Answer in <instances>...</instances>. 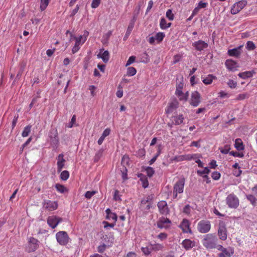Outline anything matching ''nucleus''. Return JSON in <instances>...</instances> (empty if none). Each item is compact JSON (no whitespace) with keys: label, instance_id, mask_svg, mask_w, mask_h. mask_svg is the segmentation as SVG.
<instances>
[{"label":"nucleus","instance_id":"obj_37","mask_svg":"<svg viewBox=\"0 0 257 257\" xmlns=\"http://www.w3.org/2000/svg\"><path fill=\"white\" fill-rule=\"evenodd\" d=\"M192 209L193 208L189 204H187L184 207L182 212L185 214L189 216L190 215Z\"/></svg>","mask_w":257,"mask_h":257},{"label":"nucleus","instance_id":"obj_57","mask_svg":"<svg viewBox=\"0 0 257 257\" xmlns=\"http://www.w3.org/2000/svg\"><path fill=\"white\" fill-rule=\"evenodd\" d=\"M160 154V149H158V152L157 153L156 155L149 161V164L152 165L153 164L156 160Z\"/></svg>","mask_w":257,"mask_h":257},{"label":"nucleus","instance_id":"obj_26","mask_svg":"<svg viewBox=\"0 0 257 257\" xmlns=\"http://www.w3.org/2000/svg\"><path fill=\"white\" fill-rule=\"evenodd\" d=\"M182 245L183 247L186 250H189L193 248L195 245V242L194 241H192L189 239H184L182 242Z\"/></svg>","mask_w":257,"mask_h":257},{"label":"nucleus","instance_id":"obj_55","mask_svg":"<svg viewBox=\"0 0 257 257\" xmlns=\"http://www.w3.org/2000/svg\"><path fill=\"white\" fill-rule=\"evenodd\" d=\"M116 95L118 98H121L123 96V90L120 85H119L118 87V90L116 93Z\"/></svg>","mask_w":257,"mask_h":257},{"label":"nucleus","instance_id":"obj_10","mask_svg":"<svg viewBox=\"0 0 257 257\" xmlns=\"http://www.w3.org/2000/svg\"><path fill=\"white\" fill-rule=\"evenodd\" d=\"M247 2L245 1H240L235 3L231 8V14L232 15L237 14L244 8Z\"/></svg>","mask_w":257,"mask_h":257},{"label":"nucleus","instance_id":"obj_54","mask_svg":"<svg viewBox=\"0 0 257 257\" xmlns=\"http://www.w3.org/2000/svg\"><path fill=\"white\" fill-rule=\"evenodd\" d=\"M76 121V116L75 115H74L71 120V121L68 124L67 127L69 128H71L73 127V125L75 123Z\"/></svg>","mask_w":257,"mask_h":257},{"label":"nucleus","instance_id":"obj_61","mask_svg":"<svg viewBox=\"0 0 257 257\" xmlns=\"http://www.w3.org/2000/svg\"><path fill=\"white\" fill-rule=\"evenodd\" d=\"M106 247V245L104 243H103L98 246L97 251L100 253H102L105 250Z\"/></svg>","mask_w":257,"mask_h":257},{"label":"nucleus","instance_id":"obj_46","mask_svg":"<svg viewBox=\"0 0 257 257\" xmlns=\"http://www.w3.org/2000/svg\"><path fill=\"white\" fill-rule=\"evenodd\" d=\"M246 48L248 50H253L255 48V46L252 41H248L246 43Z\"/></svg>","mask_w":257,"mask_h":257},{"label":"nucleus","instance_id":"obj_27","mask_svg":"<svg viewBox=\"0 0 257 257\" xmlns=\"http://www.w3.org/2000/svg\"><path fill=\"white\" fill-rule=\"evenodd\" d=\"M184 120V116L182 114L175 115L172 117V121L175 125L181 124Z\"/></svg>","mask_w":257,"mask_h":257},{"label":"nucleus","instance_id":"obj_24","mask_svg":"<svg viewBox=\"0 0 257 257\" xmlns=\"http://www.w3.org/2000/svg\"><path fill=\"white\" fill-rule=\"evenodd\" d=\"M98 58H101L104 63H107L109 59V53L108 51H103V49H100L99 54L97 55Z\"/></svg>","mask_w":257,"mask_h":257},{"label":"nucleus","instance_id":"obj_6","mask_svg":"<svg viewBox=\"0 0 257 257\" xmlns=\"http://www.w3.org/2000/svg\"><path fill=\"white\" fill-rule=\"evenodd\" d=\"M225 200L226 204L230 208H236L239 204L238 198L233 193L229 194Z\"/></svg>","mask_w":257,"mask_h":257},{"label":"nucleus","instance_id":"obj_64","mask_svg":"<svg viewBox=\"0 0 257 257\" xmlns=\"http://www.w3.org/2000/svg\"><path fill=\"white\" fill-rule=\"evenodd\" d=\"M241 173L242 171L240 170V168L234 169L233 171V174L236 177L239 176Z\"/></svg>","mask_w":257,"mask_h":257},{"label":"nucleus","instance_id":"obj_47","mask_svg":"<svg viewBox=\"0 0 257 257\" xmlns=\"http://www.w3.org/2000/svg\"><path fill=\"white\" fill-rule=\"evenodd\" d=\"M230 146L229 145H225L223 148H219L220 152L222 154H227L228 153L230 150Z\"/></svg>","mask_w":257,"mask_h":257},{"label":"nucleus","instance_id":"obj_19","mask_svg":"<svg viewBox=\"0 0 257 257\" xmlns=\"http://www.w3.org/2000/svg\"><path fill=\"white\" fill-rule=\"evenodd\" d=\"M61 221V219L56 216H49L47 219V223L52 228H55L58 223Z\"/></svg>","mask_w":257,"mask_h":257},{"label":"nucleus","instance_id":"obj_4","mask_svg":"<svg viewBox=\"0 0 257 257\" xmlns=\"http://www.w3.org/2000/svg\"><path fill=\"white\" fill-rule=\"evenodd\" d=\"M185 185V179L182 178L176 182L173 187V197L177 198L178 194L182 193L184 191Z\"/></svg>","mask_w":257,"mask_h":257},{"label":"nucleus","instance_id":"obj_7","mask_svg":"<svg viewBox=\"0 0 257 257\" xmlns=\"http://www.w3.org/2000/svg\"><path fill=\"white\" fill-rule=\"evenodd\" d=\"M197 230L201 233H206L211 229V223L209 220H202L197 224Z\"/></svg>","mask_w":257,"mask_h":257},{"label":"nucleus","instance_id":"obj_22","mask_svg":"<svg viewBox=\"0 0 257 257\" xmlns=\"http://www.w3.org/2000/svg\"><path fill=\"white\" fill-rule=\"evenodd\" d=\"M57 171L61 172L64 168L66 160L64 159L63 154H60L58 155L57 158Z\"/></svg>","mask_w":257,"mask_h":257},{"label":"nucleus","instance_id":"obj_1","mask_svg":"<svg viewBox=\"0 0 257 257\" xmlns=\"http://www.w3.org/2000/svg\"><path fill=\"white\" fill-rule=\"evenodd\" d=\"M218 239L215 235L209 233L205 235L202 240V243L203 246L208 249H211L217 248L219 244H217Z\"/></svg>","mask_w":257,"mask_h":257},{"label":"nucleus","instance_id":"obj_60","mask_svg":"<svg viewBox=\"0 0 257 257\" xmlns=\"http://www.w3.org/2000/svg\"><path fill=\"white\" fill-rule=\"evenodd\" d=\"M135 60H136V57L135 56H131L128 58V60H127V62L126 63L125 66H127L130 65L131 64H132L133 63H134L135 62Z\"/></svg>","mask_w":257,"mask_h":257},{"label":"nucleus","instance_id":"obj_51","mask_svg":"<svg viewBox=\"0 0 257 257\" xmlns=\"http://www.w3.org/2000/svg\"><path fill=\"white\" fill-rule=\"evenodd\" d=\"M197 155L196 154H188L184 155L185 160H191L197 158Z\"/></svg>","mask_w":257,"mask_h":257},{"label":"nucleus","instance_id":"obj_25","mask_svg":"<svg viewBox=\"0 0 257 257\" xmlns=\"http://www.w3.org/2000/svg\"><path fill=\"white\" fill-rule=\"evenodd\" d=\"M225 65L227 68L231 71H234L236 70V68L237 67V65L236 62L234 61L228 59L225 61Z\"/></svg>","mask_w":257,"mask_h":257},{"label":"nucleus","instance_id":"obj_21","mask_svg":"<svg viewBox=\"0 0 257 257\" xmlns=\"http://www.w3.org/2000/svg\"><path fill=\"white\" fill-rule=\"evenodd\" d=\"M179 106V102L177 99H174L169 104L167 108L166 109L167 113L172 112L174 110L177 109Z\"/></svg>","mask_w":257,"mask_h":257},{"label":"nucleus","instance_id":"obj_13","mask_svg":"<svg viewBox=\"0 0 257 257\" xmlns=\"http://www.w3.org/2000/svg\"><path fill=\"white\" fill-rule=\"evenodd\" d=\"M38 242L39 241L37 239L30 237L26 247V250L29 252L35 251L39 247Z\"/></svg>","mask_w":257,"mask_h":257},{"label":"nucleus","instance_id":"obj_41","mask_svg":"<svg viewBox=\"0 0 257 257\" xmlns=\"http://www.w3.org/2000/svg\"><path fill=\"white\" fill-rule=\"evenodd\" d=\"M163 247V245L160 243H155L151 244V248L155 251H158L161 250Z\"/></svg>","mask_w":257,"mask_h":257},{"label":"nucleus","instance_id":"obj_5","mask_svg":"<svg viewBox=\"0 0 257 257\" xmlns=\"http://www.w3.org/2000/svg\"><path fill=\"white\" fill-rule=\"evenodd\" d=\"M153 198L152 195H148L143 198L140 204V208L144 212L148 211L152 207Z\"/></svg>","mask_w":257,"mask_h":257},{"label":"nucleus","instance_id":"obj_38","mask_svg":"<svg viewBox=\"0 0 257 257\" xmlns=\"http://www.w3.org/2000/svg\"><path fill=\"white\" fill-rule=\"evenodd\" d=\"M137 73L136 68L133 67H129L127 69V75L129 76H133Z\"/></svg>","mask_w":257,"mask_h":257},{"label":"nucleus","instance_id":"obj_34","mask_svg":"<svg viewBox=\"0 0 257 257\" xmlns=\"http://www.w3.org/2000/svg\"><path fill=\"white\" fill-rule=\"evenodd\" d=\"M171 25V23H167L165 18H162L160 20V26L161 29L165 30L169 28Z\"/></svg>","mask_w":257,"mask_h":257},{"label":"nucleus","instance_id":"obj_49","mask_svg":"<svg viewBox=\"0 0 257 257\" xmlns=\"http://www.w3.org/2000/svg\"><path fill=\"white\" fill-rule=\"evenodd\" d=\"M146 171L148 176L149 177L153 176L155 172L153 168L151 167H148L146 168Z\"/></svg>","mask_w":257,"mask_h":257},{"label":"nucleus","instance_id":"obj_20","mask_svg":"<svg viewBox=\"0 0 257 257\" xmlns=\"http://www.w3.org/2000/svg\"><path fill=\"white\" fill-rule=\"evenodd\" d=\"M193 46L195 47V49L197 51H201L204 49L207 48L208 45L207 43L202 40H199L195 42L192 44Z\"/></svg>","mask_w":257,"mask_h":257},{"label":"nucleus","instance_id":"obj_3","mask_svg":"<svg viewBox=\"0 0 257 257\" xmlns=\"http://www.w3.org/2000/svg\"><path fill=\"white\" fill-rule=\"evenodd\" d=\"M184 87L183 80L176 82L175 95L178 97L180 101H186L189 97L188 91L183 93L182 91Z\"/></svg>","mask_w":257,"mask_h":257},{"label":"nucleus","instance_id":"obj_9","mask_svg":"<svg viewBox=\"0 0 257 257\" xmlns=\"http://www.w3.org/2000/svg\"><path fill=\"white\" fill-rule=\"evenodd\" d=\"M71 39L73 38L75 40V44L73 46L72 51L73 54L76 53L80 49V46H81L84 42L86 41V38H83V37L81 35L78 37H76L74 36L72 34L71 35Z\"/></svg>","mask_w":257,"mask_h":257},{"label":"nucleus","instance_id":"obj_35","mask_svg":"<svg viewBox=\"0 0 257 257\" xmlns=\"http://www.w3.org/2000/svg\"><path fill=\"white\" fill-rule=\"evenodd\" d=\"M55 188L57 191L61 193H64L68 191L67 189L64 185L60 184H56L55 185Z\"/></svg>","mask_w":257,"mask_h":257},{"label":"nucleus","instance_id":"obj_59","mask_svg":"<svg viewBox=\"0 0 257 257\" xmlns=\"http://www.w3.org/2000/svg\"><path fill=\"white\" fill-rule=\"evenodd\" d=\"M212 178L214 180H218L220 177V174L218 172H213L212 173Z\"/></svg>","mask_w":257,"mask_h":257},{"label":"nucleus","instance_id":"obj_18","mask_svg":"<svg viewBox=\"0 0 257 257\" xmlns=\"http://www.w3.org/2000/svg\"><path fill=\"white\" fill-rule=\"evenodd\" d=\"M190 225L189 221L188 219H183L179 227L181 228L184 233H191Z\"/></svg>","mask_w":257,"mask_h":257},{"label":"nucleus","instance_id":"obj_31","mask_svg":"<svg viewBox=\"0 0 257 257\" xmlns=\"http://www.w3.org/2000/svg\"><path fill=\"white\" fill-rule=\"evenodd\" d=\"M234 147L238 151H242L244 149V146L240 139H237L235 141Z\"/></svg>","mask_w":257,"mask_h":257},{"label":"nucleus","instance_id":"obj_45","mask_svg":"<svg viewBox=\"0 0 257 257\" xmlns=\"http://www.w3.org/2000/svg\"><path fill=\"white\" fill-rule=\"evenodd\" d=\"M166 16L170 21H172L174 20V16L172 13V10L171 9H169L167 11Z\"/></svg>","mask_w":257,"mask_h":257},{"label":"nucleus","instance_id":"obj_12","mask_svg":"<svg viewBox=\"0 0 257 257\" xmlns=\"http://www.w3.org/2000/svg\"><path fill=\"white\" fill-rule=\"evenodd\" d=\"M201 102V95L200 93L194 91L192 92L190 100V104L194 107L198 106Z\"/></svg>","mask_w":257,"mask_h":257},{"label":"nucleus","instance_id":"obj_32","mask_svg":"<svg viewBox=\"0 0 257 257\" xmlns=\"http://www.w3.org/2000/svg\"><path fill=\"white\" fill-rule=\"evenodd\" d=\"M209 172L210 170L208 168L205 167L203 170H198L197 171V173L198 175L208 180L209 179L207 174L209 173Z\"/></svg>","mask_w":257,"mask_h":257},{"label":"nucleus","instance_id":"obj_16","mask_svg":"<svg viewBox=\"0 0 257 257\" xmlns=\"http://www.w3.org/2000/svg\"><path fill=\"white\" fill-rule=\"evenodd\" d=\"M159 212L162 214H167L169 210L166 201H160L157 204Z\"/></svg>","mask_w":257,"mask_h":257},{"label":"nucleus","instance_id":"obj_30","mask_svg":"<svg viewBox=\"0 0 257 257\" xmlns=\"http://www.w3.org/2000/svg\"><path fill=\"white\" fill-rule=\"evenodd\" d=\"M134 25H135V21L134 20L131 21L128 25V26L126 30V33L123 38V39L124 40H126L128 38V37L130 36V35L131 34V33L134 27Z\"/></svg>","mask_w":257,"mask_h":257},{"label":"nucleus","instance_id":"obj_15","mask_svg":"<svg viewBox=\"0 0 257 257\" xmlns=\"http://www.w3.org/2000/svg\"><path fill=\"white\" fill-rule=\"evenodd\" d=\"M217 249L221 251V252L218 254V257H230L233 254L231 249L225 248L221 245H218Z\"/></svg>","mask_w":257,"mask_h":257},{"label":"nucleus","instance_id":"obj_58","mask_svg":"<svg viewBox=\"0 0 257 257\" xmlns=\"http://www.w3.org/2000/svg\"><path fill=\"white\" fill-rule=\"evenodd\" d=\"M230 155L234 156V157H238L239 158H242L243 157V154L242 153H238L236 152H230L229 153Z\"/></svg>","mask_w":257,"mask_h":257},{"label":"nucleus","instance_id":"obj_33","mask_svg":"<svg viewBox=\"0 0 257 257\" xmlns=\"http://www.w3.org/2000/svg\"><path fill=\"white\" fill-rule=\"evenodd\" d=\"M254 71H245L243 72L239 73L238 74V76L242 78V79H246L247 78H250L252 76L253 74H254Z\"/></svg>","mask_w":257,"mask_h":257},{"label":"nucleus","instance_id":"obj_39","mask_svg":"<svg viewBox=\"0 0 257 257\" xmlns=\"http://www.w3.org/2000/svg\"><path fill=\"white\" fill-rule=\"evenodd\" d=\"M103 152V150L102 149H100L96 152L94 158V162H98L99 161L102 156Z\"/></svg>","mask_w":257,"mask_h":257},{"label":"nucleus","instance_id":"obj_17","mask_svg":"<svg viewBox=\"0 0 257 257\" xmlns=\"http://www.w3.org/2000/svg\"><path fill=\"white\" fill-rule=\"evenodd\" d=\"M171 221L167 218L161 217L157 223V225L160 228H167L169 227Z\"/></svg>","mask_w":257,"mask_h":257},{"label":"nucleus","instance_id":"obj_8","mask_svg":"<svg viewBox=\"0 0 257 257\" xmlns=\"http://www.w3.org/2000/svg\"><path fill=\"white\" fill-rule=\"evenodd\" d=\"M56 238L58 242L62 245H65L69 242V236L67 233L64 231L57 232L56 234Z\"/></svg>","mask_w":257,"mask_h":257},{"label":"nucleus","instance_id":"obj_29","mask_svg":"<svg viewBox=\"0 0 257 257\" xmlns=\"http://www.w3.org/2000/svg\"><path fill=\"white\" fill-rule=\"evenodd\" d=\"M110 133V130L108 128H106L103 132L102 135L99 138V139L98 140V145H100L102 144L104 139L105 137L108 136Z\"/></svg>","mask_w":257,"mask_h":257},{"label":"nucleus","instance_id":"obj_63","mask_svg":"<svg viewBox=\"0 0 257 257\" xmlns=\"http://www.w3.org/2000/svg\"><path fill=\"white\" fill-rule=\"evenodd\" d=\"M142 55V60H141V62L144 63H147L149 61L148 54L146 52H144Z\"/></svg>","mask_w":257,"mask_h":257},{"label":"nucleus","instance_id":"obj_36","mask_svg":"<svg viewBox=\"0 0 257 257\" xmlns=\"http://www.w3.org/2000/svg\"><path fill=\"white\" fill-rule=\"evenodd\" d=\"M50 0H41L40 9L41 11H44L49 5Z\"/></svg>","mask_w":257,"mask_h":257},{"label":"nucleus","instance_id":"obj_56","mask_svg":"<svg viewBox=\"0 0 257 257\" xmlns=\"http://www.w3.org/2000/svg\"><path fill=\"white\" fill-rule=\"evenodd\" d=\"M107 218L108 219H112L115 222L117 220V216L115 213L112 212L109 216H107Z\"/></svg>","mask_w":257,"mask_h":257},{"label":"nucleus","instance_id":"obj_50","mask_svg":"<svg viewBox=\"0 0 257 257\" xmlns=\"http://www.w3.org/2000/svg\"><path fill=\"white\" fill-rule=\"evenodd\" d=\"M101 0H93L91 5V8L95 9L97 8L100 4Z\"/></svg>","mask_w":257,"mask_h":257},{"label":"nucleus","instance_id":"obj_53","mask_svg":"<svg viewBox=\"0 0 257 257\" xmlns=\"http://www.w3.org/2000/svg\"><path fill=\"white\" fill-rule=\"evenodd\" d=\"M182 56L180 54H177L173 57V64H176L179 62L182 58Z\"/></svg>","mask_w":257,"mask_h":257},{"label":"nucleus","instance_id":"obj_42","mask_svg":"<svg viewBox=\"0 0 257 257\" xmlns=\"http://www.w3.org/2000/svg\"><path fill=\"white\" fill-rule=\"evenodd\" d=\"M246 198L253 205L255 206L256 203V199L253 195H248L246 196Z\"/></svg>","mask_w":257,"mask_h":257},{"label":"nucleus","instance_id":"obj_28","mask_svg":"<svg viewBox=\"0 0 257 257\" xmlns=\"http://www.w3.org/2000/svg\"><path fill=\"white\" fill-rule=\"evenodd\" d=\"M201 78L204 84L209 85L212 82L213 80L216 79V77L212 74H209L205 77H202Z\"/></svg>","mask_w":257,"mask_h":257},{"label":"nucleus","instance_id":"obj_11","mask_svg":"<svg viewBox=\"0 0 257 257\" xmlns=\"http://www.w3.org/2000/svg\"><path fill=\"white\" fill-rule=\"evenodd\" d=\"M218 235L222 240H225L227 238V229L225 223L220 221L218 228Z\"/></svg>","mask_w":257,"mask_h":257},{"label":"nucleus","instance_id":"obj_14","mask_svg":"<svg viewBox=\"0 0 257 257\" xmlns=\"http://www.w3.org/2000/svg\"><path fill=\"white\" fill-rule=\"evenodd\" d=\"M58 207V204L56 201L51 200H45L43 203V208L49 211L56 210Z\"/></svg>","mask_w":257,"mask_h":257},{"label":"nucleus","instance_id":"obj_48","mask_svg":"<svg viewBox=\"0 0 257 257\" xmlns=\"http://www.w3.org/2000/svg\"><path fill=\"white\" fill-rule=\"evenodd\" d=\"M97 191H87L85 194V197L87 199H90L94 195L97 193Z\"/></svg>","mask_w":257,"mask_h":257},{"label":"nucleus","instance_id":"obj_44","mask_svg":"<svg viewBox=\"0 0 257 257\" xmlns=\"http://www.w3.org/2000/svg\"><path fill=\"white\" fill-rule=\"evenodd\" d=\"M165 37V34L163 32H159L157 33L155 36L156 40L158 42H161L163 40Z\"/></svg>","mask_w":257,"mask_h":257},{"label":"nucleus","instance_id":"obj_52","mask_svg":"<svg viewBox=\"0 0 257 257\" xmlns=\"http://www.w3.org/2000/svg\"><path fill=\"white\" fill-rule=\"evenodd\" d=\"M227 85L231 88H234L236 87L237 83L232 79H229L227 82Z\"/></svg>","mask_w":257,"mask_h":257},{"label":"nucleus","instance_id":"obj_2","mask_svg":"<svg viewBox=\"0 0 257 257\" xmlns=\"http://www.w3.org/2000/svg\"><path fill=\"white\" fill-rule=\"evenodd\" d=\"M48 142H49L53 150H56L58 148L59 144V140L56 128H52L48 134Z\"/></svg>","mask_w":257,"mask_h":257},{"label":"nucleus","instance_id":"obj_43","mask_svg":"<svg viewBox=\"0 0 257 257\" xmlns=\"http://www.w3.org/2000/svg\"><path fill=\"white\" fill-rule=\"evenodd\" d=\"M31 131V126L28 125L26 126L22 134V135L23 137H26L28 136L29 134H30Z\"/></svg>","mask_w":257,"mask_h":257},{"label":"nucleus","instance_id":"obj_40","mask_svg":"<svg viewBox=\"0 0 257 257\" xmlns=\"http://www.w3.org/2000/svg\"><path fill=\"white\" fill-rule=\"evenodd\" d=\"M69 177V173L68 171L66 170L62 171L60 174V178L63 181L67 180Z\"/></svg>","mask_w":257,"mask_h":257},{"label":"nucleus","instance_id":"obj_62","mask_svg":"<svg viewBox=\"0 0 257 257\" xmlns=\"http://www.w3.org/2000/svg\"><path fill=\"white\" fill-rule=\"evenodd\" d=\"M167 234L165 233H160L157 235V238L163 241L167 238Z\"/></svg>","mask_w":257,"mask_h":257},{"label":"nucleus","instance_id":"obj_23","mask_svg":"<svg viewBox=\"0 0 257 257\" xmlns=\"http://www.w3.org/2000/svg\"><path fill=\"white\" fill-rule=\"evenodd\" d=\"M242 47L241 45L232 49H229L227 51L228 55L230 56L238 57L241 54V49Z\"/></svg>","mask_w":257,"mask_h":257}]
</instances>
